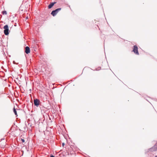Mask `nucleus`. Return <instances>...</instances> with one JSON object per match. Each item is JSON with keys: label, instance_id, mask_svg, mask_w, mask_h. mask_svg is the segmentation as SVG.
<instances>
[{"label": "nucleus", "instance_id": "f257e3e1", "mask_svg": "<svg viewBox=\"0 0 157 157\" xmlns=\"http://www.w3.org/2000/svg\"><path fill=\"white\" fill-rule=\"evenodd\" d=\"M61 8H59L56 9L55 10H53L51 14H52L53 16H55L59 11L61 10Z\"/></svg>", "mask_w": 157, "mask_h": 157}, {"label": "nucleus", "instance_id": "f03ea898", "mask_svg": "<svg viewBox=\"0 0 157 157\" xmlns=\"http://www.w3.org/2000/svg\"><path fill=\"white\" fill-rule=\"evenodd\" d=\"M3 28L4 29V32L5 34L7 35L9 34V27L7 25H6L4 26Z\"/></svg>", "mask_w": 157, "mask_h": 157}, {"label": "nucleus", "instance_id": "7ed1b4c3", "mask_svg": "<svg viewBox=\"0 0 157 157\" xmlns=\"http://www.w3.org/2000/svg\"><path fill=\"white\" fill-rule=\"evenodd\" d=\"M133 51L137 55H139V53L138 50V48L136 45H134V48Z\"/></svg>", "mask_w": 157, "mask_h": 157}, {"label": "nucleus", "instance_id": "20e7f679", "mask_svg": "<svg viewBox=\"0 0 157 157\" xmlns=\"http://www.w3.org/2000/svg\"><path fill=\"white\" fill-rule=\"evenodd\" d=\"M40 101L37 99H34V104L36 106H38L39 105Z\"/></svg>", "mask_w": 157, "mask_h": 157}, {"label": "nucleus", "instance_id": "39448f33", "mask_svg": "<svg viewBox=\"0 0 157 157\" xmlns=\"http://www.w3.org/2000/svg\"><path fill=\"white\" fill-rule=\"evenodd\" d=\"M25 52L26 54H29L30 52V48L29 47H26L25 48Z\"/></svg>", "mask_w": 157, "mask_h": 157}, {"label": "nucleus", "instance_id": "423d86ee", "mask_svg": "<svg viewBox=\"0 0 157 157\" xmlns=\"http://www.w3.org/2000/svg\"><path fill=\"white\" fill-rule=\"evenodd\" d=\"M56 3V2H52L48 6V8L50 9L54 6V5Z\"/></svg>", "mask_w": 157, "mask_h": 157}, {"label": "nucleus", "instance_id": "0eeeda50", "mask_svg": "<svg viewBox=\"0 0 157 157\" xmlns=\"http://www.w3.org/2000/svg\"><path fill=\"white\" fill-rule=\"evenodd\" d=\"M13 112H14V113H15V115L16 116H17V111H16L15 109V108H13Z\"/></svg>", "mask_w": 157, "mask_h": 157}, {"label": "nucleus", "instance_id": "6e6552de", "mask_svg": "<svg viewBox=\"0 0 157 157\" xmlns=\"http://www.w3.org/2000/svg\"><path fill=\"white\" fill-rule=\"evenodd\" d=\"M2 13L3 14H7L6 11H4L2 12Z\"/></svg>", "mask_w": 157, "mask_h": 157}, {"label": "nucleus", "instance_id": "1a4fd4ad", "mask_svg": "<svg viewBox=\"0 0 157 157\" xmlns=\"http://www.w3.org/2000/svg\"><path fill=\"white\" fill-rule=\"evenodd\" d=\"M21 141L22 142H23V143H24L25 142V140L21 138Z\"/></svg>", "mask_w": 157, "mask_h": 157}, {"label": "nucleus", "instance_id": "9d476101", "mask_svg": "<svg viewBox=\"0 0 157 157\" xmlns=\"http://www.w3.org/2000/svg\"><path fill=\"white\" fill-rule=\"evenodd\" d=\"M50 157H55L53 155H52Z\"/></svg>", "mask_w": 157, "mask_h": 157}, {"label": "nucleus", "instance_id": "9b49d317", "mask_svg": "<svg viewBox=\"0 0 157 157\" xmlns=\"http://www.w3.org/2000/svg\"><path fill=\"white\" fill-rule=\"evenodd\" d=\"M153 147L152 148H151V151H153V150H152V149H153Z\"/></svg>", "mask_w": 157, "mask_h": 157}, {"label": "nucleus", "instance_id": "f8f14e48", "mask_svg": "<svg viewBox=\"0 0 157 157\" xmlns=\"http://www.w3.org/2000/svg\"><path fill=\"white\" fill-rule=\"evenodd\" d=\"M64 144L63 143V146H64Z\"/></svg>", "mask_w": 157, "mask_h": 157}, {"label": "nucleus", "instance_id": "ddd939ff", "mask_svg": "<svg viewBox=\"0 0 157 157\" xmlns=\"http://www.w3.org/2000/svg\"><path fill=\"white\" fill-rule=\"evenodd\" d=\"M13 62L14 63H15V61H13Z\"/></svg>", "mask_w": 157, "mask_h": 157}, {"label": "nucleus", "instance_id": "4468645a", "mask_svg": "<svg viewBox=\"0 0 157 157\" xmlns=\"http://www.w3.org/2000/svg\"><path fill=\"white\" fill-rule=\"evenodd\" d=\"M155 157H157V156H156Z\"/></svg>", "mask_w": 157, "mask_h": 157}]
</instances>
